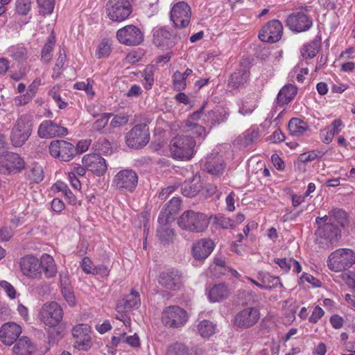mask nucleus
<instances>
[{"label":"nucleus","mask_w":355,"mask_h":355,"mask_svg":"<svg viewBox=\"0 0 355 355\" xmlns=\"http://www.w3.org/2000/svg\"><path fill=\"white\" fill-rule=\"evenodd\" d=\"M196 142L193 137L178 134L171 139L169 151L173 159L177 160H190L195 155Z\"/></svg>","instance_id":"1"},{"label":"nucleus","mask_w":355,"mask_h":355,"mask_svg":"<svg viewBox=\"0 0 355 355\" xmlns=\"http://www.w3.org/2000/svg\"><path fill=\"white\" fill-rule=\"evenodd\" d=\"M178 224L184 230L200 233L207 228L209 220L203 213L187 210L178 218Z\"/></svg>","instance_id":"2"},{"label":"nucleus","mask_w":355,"mask_h":355,"mask_svg":"<svg viewBox=\"0 0 355 355\" xmlns=\"http://www.w3.org/2000/svg\"><path fill=\"white\" fill-rule=\"evenodd\" d=\"M33 122L31 117L23 114L15 121L11 129L10 139L15 147L22 146L32 134Z\"/></svg>","instance_id":"3"},{"label":"nucleus","mask_w":355,"mask_h":355,"mask_svg":"<svg viewBox=\"0 0 355 355\" xmlns=\"http://www.w3.org/2000/svg\"><path fill=\"white\" fill-rule=\"evenodd\" d=\"M355 263V253L349 248H339L328 257L327 264L334 272H342L351 268Z\"/></svg>","instance_id":"4"},{"label":"nucleus","mask_w":355,"mask_h":355,"mask_svg":"<svg viewBox=\"0 0 355 355\" xmlns=\"http://www.w3.org/2000/svg\"><path fill=\"white\" fill-rule=\"evenodd\" d=\"M311 6H304L299 10L289 15L286 20L288 28L296 33L309 31L313 26V18L310 15Z\"/></svg>","instance_id":"5"},{"label":"nucleus","mask_w":355,"mask_h":355,"mask_svg":"<svg viewBox=\"0 0 355 355\" xmlns=\"http://www.w3.org/2000/svg\"><path fill=\"white\" fill-rule=\"evenodd\" d=\"M63 314V310L58 302H50L42 306L38 313V319L45 326L55 327L62 320Z\"/></svg>","instance_id":"6"},{"label":"nucleus","mask_w":355,"mask_h":355,"mask_svg":"<svg viewBox=\"0 0 355 355\" xmlns=\"http://www.w3.org/2000/svg\"><path fill=\"white\" fill-rule=\"evenodd\" d=\"M315 223L318 225L315 235L318 237L324 239L330 243L336 242L340 239L341 231L338 225L334 223L331 218H328L327 216L317 217Z\"/></svg>","instance_id":"7"},{"label":"nucleus","mask_w":355,"mask_h":355,"mask_svg":"<svg viewBox=\"0 0 355 355\" xmlns=\"http://www.w3.org/2000/svg\"><path fill=\"white\" fill-rule=\"evenodd\" d=\"M189 319L187 312L179 306L166 307L162 313V322L170 328H180L185 325Z\"/></svg>","instance_id":"8"},{"label":"nucleus","mask_w":355,"mask_h":355,"mask_svg":"<svg viewBox=\"0 0 355 355\" xmlns=\"http://www.w3.org/2000/svg\"><path fill=\"white\" fill-rule=\"evenodd\" d=\"M105 9L108 18L117 22L125 20L132 11L128 0H108Z\"/></svg>","instance_id":"9"},{"label":"nucleus","mask_w":355,"mask_h":355,"mask_svg":"<svg viewBox=\"0 0 355 355\" xmlns=\"http://www.w3.org/2000/svg\"><path fill=\"white\" fill-rule=\"evenodd\" d=\"M150 132L148 127L145 123L135 125L125 137V141L128 146L135 148H141L149 141Z\"/></svg>","instance_id":"10"},{"label":"nucleus","mask_w":355,"mask_h":355,"mask_svg":"<svg viewBox=\"0 0 355 355\" xmlns=\"http://www.w3.org/2000/svg\"><path fill=\"white\" fill-rule=\"evenodd\" d=\"M138 184V175L132 169H123L116 173L113 179L114 187L123 191L133 192Z\"/></svg>","instance_id":"11"},{"label":"nucleus","mask_w":355,"mask_h":355,"mask_svg":"<svg viewBox=\"0 0 355 355\" xmlns=\"http://www.w3.org/2000/svg\"><path fill=\"white\" fill-rule=\"evenodd\" d=\"M51 155L64 162H69L76 155L75 146L64 140H53L49 146Z\"/></svg>","instance_id":"12"},{"label":"nucleus","mask_w":355,"mask_h":355,"mask_svg":"<svg viewBox=\"0 0 355 355\" xmlns=\"http://www.w3.org/2000/svg\"><path fill=\"white\" fill-rule=\"evenodd\" d=\"M116 37L120 43L128 46L139 45L144 40L142 32L134 25L125 26L118 30Z\"/></svg>","instance_id":"13"},{"label":"nucleus","mask_w":355,"mask_h":355,"mask_svg":"<svg viewBox=\"0 0 355 355\" xmlns=\"http://www.w3.org/2000/svg\"><path fill=\"white\" fill-rule=\"evenodd\" d=\"M190 6L184 1L175 3L171 10V19L177 28L187 27L191 19Z\"/></svg>","instance_id":"14"},{"label":"nucleus","mask_w":355,"mask_h":355,"mask_svg":"<svg viewBox=\"0 0 355 355\" xmlns=\"http://www.w3.org/2000/svg\"><path fill=\"white\" fill-rule=\"evenodd\" d=\"M282 23L279 20L273 19L263 26L259 34V38L263 42L275 43L282 38Z\"/></svg>","instance_id":"15"},{"label":"nucleus","mask_w":355,"mask_h":355,"mask_svg":"<svg viewBox=\"0 0 355 355\" xmlns=\"http://www.w3.org/2000/svg\"><path fill=\"white\" fill-rule=\"evenodd\" d=\"M259 319V311L254 307H248L236 313L234 324L239 328L248 329L257 324Z\"/></svg>","instance_id":"16"},{"label":"nucleus","mask_w":355,"mask_h":355,"mask_svg":"<svg viewBox=\"0 0 355 355\" xmlns=\"http://www.w3.org/2000/svg\"><path fill=\"white\" fill-rule=\"evenodd\" d=\"M68 134L66 128L60 125L51 120H44L39 125L37 135L42 139H51L56 137H64Z\"/></svg>","instance_id":"17"},{"label":"nucleus","mask_w":355,"mask_h":355,"mask_svg":"<svg viewBox=\"0 0 355 355\" xmlns=\"http://www.w3.org/2000/svg\"><path fill=\"white\" fill-rule=\"evenodd\" d=\"M74 344L79 349L87 350L90 346L91 327L87 324H79L72 329Z\"/></svg>","instance_id":"18"},{"label":"nucleus","mask_w":355,"mask_h":355,"mask_svg":"<svg viewBox=\"0 0 355 355\" xmlns=\"http://www.w3.org/2000/svg\"><path fill=\"white\" fill-rule=\"evenodd\" d=\"M82 163L87 170L98 176L103 175L107 171L105 159L96 153L84 155Z\"/></svg>","instance_id":"19"},{"label":"nucleus","mask_w":355,"mask_h":355,"mask_svg":"<svg viewBox=\"0 0 355 355\" xmlns=\"http://www.w3.org/2000/svg\"><path fill=\"white\" fill-rule=\"evenodd\" d=\"M20 268L23 274L30 278H38L41 276V263L34 256L27 255L21 259Z\"/></svg>","instance_id":"20"},{"label":"nucleus","mask_w":355,"mask_h":355,"mask_svg":"<svg viewBox=\"0 0 355 355\" xmlns=\"http://www.w3.org/2000/svg\"><path fill=\"white\" fill-rule=\"evenodd\" d=\"M153 43L159 47L172 48L180 40L177 35H172L164 28H158L153 30Z\"/></svg>","instance_id":"21"},{"label":"nucleus","mask_w":355,"mask_h":355,"mask_svg":"<svg viewBox=\"0 0 355 355\" xmlns=\"http://www.w3.org/2000/svg\"><path fill=\"white\" fill-rule=\"evenodd\" d=\"M159 283L167 289H178L182 285V274L173 268L162 272L159 277Z\"/></svg>","instance_id":"22"},{"label":"nucleus","mask_w":355,"mask_h":355,"mask_svg":"<svg viewBox=\"0 0 355 355\" xmlns=\"http://www.w3.org/2000/svg\"><path fill=\"white\" fill-rule=\"evenodd\" d=\"M21 333L19 325L14 322H8L2 325L0 329V340L6 345H11L17 340Z\"/></svg>","instance_id":"23"},{"label":"nucleus","mask_w":355,"mask_h":355,"mask_svg":"<svg viewBox=\"0 0 355 355\" xmlns=\"http://www.w3.org/2000/svg\"><path fill=\"white\" fill-rule=\"evenodd\" d=\"M215 245L212 240L202 239L193 244V256L196 260H204L211 253Z\"/></svg>","instance_id":"24"},{"label":"nucleus","mask_w":355,"mask_h":355,"mask_svg":"<svg viewBox=\"0 0 355 355\" xmlns=\"http://www.w3.org/2000/svg\"><path fill=\"white\" fill-rule=\"evenodd\" d=\"M140 304L141 300L139 293L132 289L130 294L117 301L116 310L117 312H127L132 309H137Z\"/></svg>","instance_id":"25"},{"label":"nucleus","mask_w":355,"mask_h":355,"mask_svg":"<svg viewBox=\"0 0 355 355\" xmlns=\"http://www.w3.org/2000/svg\"><path fill=\"white\" fill-rule=\"evenodd\" d=\"M225 164L222 157H219L218 154H211L208 155L203 165V168L208 173L214 175L220 176L224 172Z\"/></svg>","instance_id":"26"},{"label":"nucleus","mask_w":355,"mask_h":355,"mask_svg":"<svg viewBox=\"0 0 355 355\" xmlns=\"http://www.w3.org/2000/svg\"><path fill=\"white\" fill-rule=\"evenodd\" d=\"M181 200L179 197H173L168 203L162 209L158 222H173L175 215L180 209Z\"/></svg>","instance_id":"27"},{"label":"nucleus","mask_w":355,"mask_h":355,"mask_svg":"<svg viewBox=\"0 0 355 355\" xmlns=\"http://www.w3.org/2000/svg\"><path fill=\"white\" fill-rule=\"evenodd\" d=\"M249 76V67L241 63L239 67L230 76L228 87L232 89L239 88L248 81Z\"/></svg>","instance_id":"28"},{"label":"nucleus","mask_w":355,"mask_h":355,"mask_svg":"<svg viewBox=\"0 0 355 355\" xmlns=\"http://www.w3.org/2000/svg\"><path fill=\"white\" fill-rule=\"evenodd\" d=\"M230 116V112L227 108L218 107L214 110H211L206 115V123L209 124L211 127L219 125L225 123Z\"/></svg>","instance_id":"29"},{"label":"nucleus","mask_w":355,"mask_h":355,"mask_svg":"<svg viewBox=\"0 0 355 355\" xmlns=\"http://www.w3.org/2000/svg\"><path fill=\"white\" fill-rule=\"evenodd\" d=\"M202 189L200 177H195L191 181H185L181 186L182 193L188 198L196 196Z\"/></svg>","instance_id":"30"},{"label":"nucleus","mask_w":355,"mask_h":355,"mask_svg":"<svg viewBox=\"0 0 355 355\" xmlns=\"http://www.w3.org/2000/svg\"><path fill=\"white\" fill-rule=\"evenodd\" d=\"M297 88L296 86L288 84L284 86L279 92L277 96V102L280 105L290 103L296 96Z\"/></svg>","instance_id":"31"},{"label":"nucleus","mask_w":355,"mask_h":355,"mask_svg":"<svg viewBox=\"0 0 355 355\" xmlns=\"http://www.w3.org/2000/svg\"><path fill=\"white\" fill-rule=\"evenodd\" d=\"M158 223L159 226L157 230V235L159 239L164 245L173 243L175 239V233L174 230L169 226L171 222Z\"/></svg>","instance_id":"32"},{"label":"nucleus","mask_w":355,"mask_h":355,"mask_svg":"<svg viewBox=\"0 0 355 355\" xmlns=\"http://www.w3.org/2000/svg\"><path fill=\"white\" fill-rule=\"evenodd\" d=\"M230 295V290L225 284L214 285L209 291V297L211 302H216L227 298Z\"/></svg>","instance_id":"33"},{"label":"nucleus","mask_w":355,"mask_h":355,"mask_svg":"<svg viewBox=\"0 0 355 355\" xmlns=\"http://www.w3.org/2000/svg\"><path fill=\"white\" fill-rule=\"evenodd\" d=\"M33 350V347L30 339L27 337L18 339L12 348L13 353L15 355H31Z\"/></svg>","instance_id":"34"},{"label":"nucleus","mask_w":355,"mask_h":355,"mask_svg":"<svg viewBox=\"0 0 355 355\" xmlns=\"http://www.w3.org/2000/svg\"><path fill=\"white\" fill-rule=\"evenodd\" d=\"M288 130L293 136H302L309 129L308 124L302 119L292 118L288 123Z\"/></svg>","instance_id":"35"},{"label":"nucleus","mask_w":355,"mask_h":355,"mask_svg":"<svg viewBox=\"0 0 355 355\" xmlns=\"http://www.w3.org/2000/svg\"><path fill=\"white\" fill-rule=\"evenodd\" d=\"M257 278L262 282V287H264V289L276 288L280 284L279 277L272 276L268 272L259 271L257 275Z\"/></svg>","instance_id":"36"},{"label":"nucleus","mask_w":355,"mask_h":355,"mask_svg":"<svg viewBox=\"0 0 355 355\" xmlns=\"http://www.w3.org/2000/svg\"><path fill=\"white\" fill-rule=\"evenodd\" d=\"M259 137L258 130L250 128L238 137L237 142L241 146L246 147L256 141Z\"/></svg>","instance_id":"37"},{"label":"nucleus","mask_w":355,"mask_h":355,"mask_svg":"<svg viewBox=\"0 0 355 355\" xmlns=\"http://www.w3.org/2000/svg\"><path fill=\"white\" fill-rule=\"evenodd\" d=\"M12 173L21 171L25 166L24 159L17 153H10L5 159Z\"/></svg>","instance_id":"38"},{"label":"nucleus","mask_w":355,"mask_h":355,"mask_svg":"<svg viewBox=\"0 0 355 355\" xmlns=\"http://www.w3.org/2000/svg\"><path fill=\"white\" fill-rule=\"evenodd\" d=\"M40 262L42 263L41 272L44 271L46 277H51L55 275L56 270L54 264V260L52 257L45 254L42 255Z\"/></svg>","instance_id":"39"},{"label":"nucleus","mask_w":355,"mask_h":355,"mask_svg":"<svg viewBox=\"0 0 355 355\" xmlns=\"http://www.w3.org/2000/svg\"><path fill=\"white\" fill-rule=\"evenodd\" d=\"M183 132L184 135H188L190 137L193 135L197 138L204 139L207 136L205 128L198 123H185Z\"/></svg>","instance_id":"40"},{"label":"nucleus","mask_w":355,"mask_h":355,"mask_svg":"<svg viewBox=\"0 0 355 355\" xmlns=\"http://www.w3.org/2000/svg\"><path fill=\"white\" fill-rule=\"evenodd\" d=\"M55 43V36L53 35H51L46 42V43L44 44L42 50V55H41V60L44 63H49L53 55V51L54 49Z\"/></svg>","instance_id":"41"},{"label":"nucleus","mask_w":355,"mask_h":355,"mask_svg":"<svg viewBox=\"0 0 355 355\" xmlns=\"http://www.w3.org/2000/svg\"><path fill=\"white\" fill-rule=\"evenodd\" d=\"M320 43L314 40L310 43L306 44L301 49V55L304 59H309L315 57L319 51Z\"/></svg>","instance_id":"42"},{"label":"nucleus","mask_w":355,"mask_h":355,"mask_svg":"<svg viewBox=\"0 0 355 355\" xmlns=\"http://www.w3.org/2000/svg\"><path fill=\"white\" fill-rule=\"evenodd\" d=\"M28 178L33 182L39 183L44 179V172L42 166L34 163L27 171Z\"/></svg>","instance_id":"43"},{"label":"nucleus","mask_w":355,"mask_h":355,"mask_svg":"<svg viewBox=\"0 0 355 355\" xmlns=\"http://www.w3.org/2000/svg\"><path fill=\"white\" fill-rule=\"evenodd\" d=\"M165 355H189V350L184 344L175 343L167 347Z\"/></svg>","instance_id":"44"},{"label":"nucleus","mask_w":355,"mask_h":355,"mask_svg":"<svg viewBox=\"0 0 355 355\" xmlns=\"http://www.w3.org/2000/svg\"><path fill=\"white\" fill-rule=\"evenodd\" d=\"M198 331L202 337H209L214 334L215 326L209 320H202L198 324Z\"/></svg>","instance_id":"45"},{"label":"nucleus","mask_w":355,"mask_h":355,"mask_svg":"<svg viewBox=\"0 0 355 355\" xmlns=\"http://www.w3.org/2000/svg\"><path fill=\"white\" fill-rule=\"evenodd\" d=\"M173 85L175 90L182 91L186 87V78L182 73L176 71L173 75Z\"/></svg>","instance_id":"46"},{"label":"nucleus","mask_w":355,"mask_h":355,"mask_svg":"<svg viewBox=\"0 0 355 355\" xmlns=\"http://www.w3.org/2000/svg\"><path fill=\"white\" fill-rule=\"evenodd\" d=\"M43 15L52 14L55 7V0H37Z\"/></svg>","instance_id":"47"},{"label":"nucleus","mask_w":355,"mask_h":355,"mask_svg":"<svg viewBox=\"0 0 355 355\" xmlns=\"http://www.w3.org/2000/svg\"><path fill=\"white\" fill-rule=\"evenodd\" d=\"M111 114L103 113L100 119H98L92 124L93 130L101 132L103 129L107 125Z\"/></svg>","instance_id":"48"},{"label":"nucleus","mask_w":355,"mask_h":355,"mask_svg":"<svg viewBox=\"0 0 355 355\" xmlns=\"http://www.w3.org/2000/svg\"><path fill=\"white\" fill-rule=\"evenodd\" d=\"M31 3L30 0H17L16 1V11L21 15H26L30 11Z\"/></svg>","instance_id":"49"},{"label":"nucleus","mask_w":355,"mask_h":355,"mask_svg":"<svg viewBox=\"0 0 355 355\" xmlns=\"http://www.w3.org/2000/svg\"><path fill=\"white\" fill-rule=\"evenodd\" d=\"M74 88L78 90H84L86 94L90 98H92L95 92L92 89V85L90 83V80L89 79L87 80V83L85 82H78L74 85Z\"/></svg>","instance_id":"50"},{"label":"nucleus","mask_w":355,"mask_h":355,"mask_svg":"<svg viewBox=\"0 0 355 355\" xmlns=\"http://www.w3.org/2000/svg\"><path fill=\"white\" fill-rule=\"evenodd\" d=\"M255 109V104L252 99L250 101H243L239 108V113L243 115L250 114Z\"/></svg>","instance_id":"51"},{"label":"nucleus","mask_w":355,"mask_h":355,"mask_svg":"<svg viewBox=\"0 0 355 355\" xmlns=\"http://www.w3.org/2000/svg\"><path fill=\"white\" fill-rule=\"evenodd\" d=\"M110 46L107 42L102 41L97 47L96 55L98 58L107 56L110 53Z\"/></svg>","instance_id":"52"},{"label":"nucleus","mask_w":355,"mask_h":355,"mask_svg":"<svg viewBox=\"0 0 355 355\" xmlns=\"http://www.w3.org/2000/svg\"><path fill=\"white\" fill-rule=\"evenodd\" d=\"M322 153L320 151H309L302 153L300 155V160L302 162H309L315 160L318 157H321Z\"/></svg>","instance_id":"53"},{"label":"nucleus","mask_w":355,"mask_h":355,"mask_svg":"<svg viewBox=\"0 0 355 355\" xmlns=\"http://www.w3.org/2000/svg\"><path fill=\"white\" fill-rule=\"evenodd\" d=\"M15 231L12 230L8 225H3L0 229V241H8L12 237Z\"/></svg>","instance_id":"54"},{"label":"nucleus","mask_w":355,"mask_h":355,"mask_svg":"<svg viewBox=\"0 0 355 355\" xmlns=\"http://www.w3.org/2000/svg\"><path fill=\"white\" fill-rule=\"evenodd\" d=\"M80 266L85 273L94 275V270H95V266L89 257H85L83 259Z\"/></svg>","instance_id":"55"},{"label":"nucleus","mask_w":355,"mask_h":355,"mask_svg":"<svg viewBox=\"0 0 355 355\" xmlns=\"http://www.w3.org/2000/svg\"><path fill=\"white\" fill-rule=\"evenodd\" d=\"M324 311L319 306H315L313 309L311 315L309 318V321L311 323L315 324L324 315Z\"/></svg>","instance_id":"56"},{"label":"nucleus","mask_w":355,"mask_h":355,"mask_svg":"<svg viewBox=\"0 0 355 355\" xmlns=\"http://www.w3.org/2000/svg\"><path fill=\"white\" fill-rule=\"evenodd\" d=\"M217 224L223 229L234 228L235 227V223L234 220L225 217L220 216L217 218Z\"/></svg>","instance_id":"57"},{"label":"nucleus","mask_w":355,"mask_h":355,"mask_svg":"<svg viewBox=\"0 0 355 355\" xmlns=\"http://www.w3.org/2000/svg\"><path fill=\"white\" fill-rule=\"evenodd\" d=\"M62 296L64 297V300L67 302V303L70 306H73L76 302L75 296L73 294V292L72 291V288H64V289L61 290Z\"/></svg>","instance_id":"58"},{"label":"nucleus","mask_w":355,"mask_h":355,"mask_svg":"<svg viewBox=\"0 0 355 355\" xmlns=\"http://www.w3.org/2000/svg\"><path fill=\"white\" fill-rule=\"evenodd\" d=\"M144 80L143 84L146 89H150L154 82L153 74L151 69H146L144 71Z\"/></svg>","instance_id":"59"},{"label":"nucleus","mask_w":355,"mask_h":355,"mask_svg":"<svg viewBox=\"0 0 355 355\" xmlns=\"http://www.w3.org/2000/svg\"><path fill=\"white\" fill-rule=\"evenodd\" d=\"M49 95L53 98L55 102L58 104V106L60 109H64L67 107V103L63 101L60 94L55 89V88H53L49 92Z\"/></svg>","instance_id":"60"},{"label":"nucleus","mask_w":355,"mask_h":355,"mask_svg":"<svg viewBox=\"0 0 355 355\" xmlns=\"http://www.w3.org/2000/svg\"><path fill=\"white\" fill-rule=\"evenodd\" d=\"M128 121V117L126 116L116 115L110 122V127L115 128L125 125Z\"/></svg>","instance_id":"61"},{"label":"nucleus","mask_w":355,"mask_h":355,"mask_svg":"<svg viewBox=\"0 0 355 355\" xmlns=\"http://www.w3.org/2000/svg\"><path fill=\"white\" fill-rule=\"evenodd\" d=\"M331 218L333 221L338 220V223H342L343 220L346 218V212L340 209H334L331 211Z\"/></svg>","instance_id":"62"},{"label":"nucleus","mask_w":355,"mask_h":355,"mask_svg":"<svg viewBox=\"0 0 355 355\" xmlns=\"http://www.w3.org/2000/svg\"><path fill=\"white\" fill-rule=\"evenodd\" d=\"M343 123L340 119L334 120L330 127L327 128L331 132L330 137H334L335 135L338 134L342 129Z\"/></svg>","instance_id":"63"},{"label":"nucleus","mask_w":355,"mask_h":355,"mask_svg":"<svg viewBox=\"0 0 355 355\" xmlns=\"http://www.w3.org/2000/svg\"><path fill=\"white\" fill-rule=\"evenodd\" d=\"M329 322L332 327H334L336 329H339L343 327L344 320L343 317L340 316L339 315L334 314L331 316Z\"/></svg>","instance_id":"64"}]
</instances>
